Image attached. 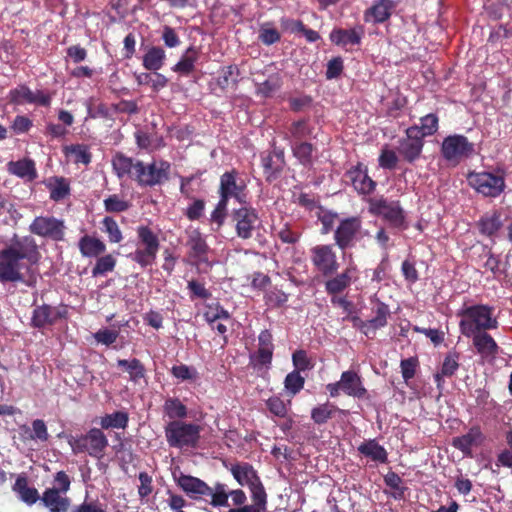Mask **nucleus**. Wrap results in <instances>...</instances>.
<instances>
[{"mask_svg": "<svg viewBox=\"0 0 512 512\" xmlns=\"http://www.w3.org/2000/svg\"><path fill=\"white\" fill-rule=\"evenodd\" d=\"M231 473L239 485L249 488L253 504L241 508H231L228 512H265L267 505L265 487L253 466L246 462L238 463L231 467Z\"/></svg>", "mask_w": 512, "mask_h": 512, "instance_id": "f257e3e1", "label": "nucleus"}, {"mask_svg": "<svg viewBox=\"0 0 512 512\" xmlns=\"http://www.w3.org/2000/svg\"><path fill=\"white\" fill-rule=\"evenodd\" d=\"M173 479L176 481L178 487L185 492L186 495L192 499H199L203 497H211V504L213 507H226V494L225 484L217 483L213 488L207 485L203 480L195 477L185 475L183 472H173Z\"/></svg>", "mask_w": 512, "mask_h": 512, "instance_id": "f03ea898", "label": "nucleus"}, {"mask_svg": "<svg viewBox=\"0 0 512 512\" xmlns=\"http://www.w3.org/2000/svg\"><path fill=\"white\" fill-rule=\"evenodd\" d=\"M200 426L179 420L171 421L165 427L170 446H194L200 437Z\"/></svg>", "mask_w": 512, "mask_h": 512, "instance_id": "7ed1b4c3", "label": "nucleus"}, {"mask_svg": "<svg viewBox=\"0 0 512 512\" xmlns=\"http://www.w3.org/2000/svg\"><path fill=\"white\" fill-rule=\"evenodd\" d=\"M170 164L165 161L144 164L141 161L135 162V179L141 186L160 185L169 179Z\"/></svg>", "mask_w": 512, "mask_h": 512, "instance_id": "20e7f679", "label": "nucleus"}, {"mask_svg": "<svg viewBox=\"0 0 512 512\" xmlns=\"http://www.w3.org/2000/svg\"><path fill=\"white\" fill-rule=\"evenodd\" d=\"M369 211L383 217L394 227H402L405 221L404 211L398 201H388L383 197L368 200Z\"/></svg>", "mask_w": 512, "mask_h": 512, "instance_id": "39448f33", "label": "nucleus"}, {"mask_svg": "<svg viewBox=\"0 0 512 512\" xmlns=\"http://www.w3.org/2000/svg\"><path fill=\"white\" fill-rule=\"evenodd\" d=\"M474 144L462 135H451L443 140L441 152L448 161H459L474 153Z\"/></svg>", "mask_w": 512, "mask_h": 512, "instance_id": "423d86ee", "label": "nucleus"}, {"mask_svg": "<svg viewBox=\"0 0 512 512\" xmlns=\"http://www.w3.org/2000/svg\"><path fill=\"white\" fill-rule=\"evenodd\" d=\"M64 222L54 217L38 216L29 226L32 234L61 241L64 238Z\"/></svg>", "mask_w": 512, "mask_h": 512, "instance_id": "0eeeda50", "label": "nucleus"}, {"mask_svg": "<svg viewBox=\"0 0 512 512\" xmlns=\"http://www.w3.org/2000/svg\"><path fill=\"white\" fill-rule=\"evenodd\" d=\"M460 316L462 334L472 337L477 352H480V305H474L462 310Z\"/></svg>", "mask_w": 512, "mask_h": 512, "instance_id": "6e6552de", "label": "nucleus"}, {"mask_svg": "<svg viewBox=\"0 0 512 512\" xmlns=\"http://www.w3.org/2000/svg\"><path fill=\"white\" fill-rule=\"evenodd\" d=\"M5 248H8L20 260H27L31 265L37 264L41 256L38 246L31 236L20 238L15 234Z\"/></svg>", "mask_w": 512, "mask_h": 512, "instance_id": "1a4fd4ad", "label": "nucleus"}, {"mask_svg": "<svg viewBox=\"0 0 512 512\" xmlns=\"http://www.w3.org/2000/svg\"><path fill=\"white\" fill-rule=\"evenodd\" d=\"M67 314V306L65 305L58 307H53L48 304L39 305L33 310L31 325L34 328H44L48 325H53L59 319L66 318Z\"/></svg>", "mask_w": 512, "mask_h": 512, "instance_id": "9d476101", "label": "nucleus"}, {"mask_svg": "<svg viewBox=\"0 0 512 512\" xmlns=\"http://www.w3.org/2000/svg\"><path fill=\"white\" fill-rule=\"evenodd\" d=\"M360 230L361 220L358 217L341 220L334 233L335 243L342 250L352 247Z\"/></svg>", "mask_w": 512, "mask_h": 512, "instance_id": "9b49d317", "label": "nucleus"}, {"mask_svg": "<svg viewBox=\"0 0 512 512\" xmlns=\"http://www.w3.org/2000/svg\"><path fill=\"white\" fill-rule=\"evenodd\" d=\"M424 142L419 136L417 125L406 130V138L399 141L398 152L409 163L414 162L421 154Z\"/></svg>", "mask_w": 512, "mask_h": 512, "instance_id": "f8f14e48", "label": "nucleus"}, {"mask_svg": "<svg viewBox=\"0 0 512 512\" xmlns=\"http://www.w3.org/2000/svg\"><path fill=\"white\" fill-rule=\"evenodd\" d=\"M20 267V259L8 248H4L0 251V282L24 281Z\"/></svg>", "mask_w": 512, "mask_h": 512, "instance_id": "ddd939ff", "label": "nucleus"}, {"mask_svg": "<svg viewBox=\"0 0 512 512\" xmlns=\"http://www.w3.org/2000/svg\"><path fill=\"white\" fill-rule=\"evenodd\" d=\"M312 262L323 275H331L338 269L336 255L329 245L315 246L311 250Z\"/></svg>", "mask_w": 512, "mask_h": 512, "instance_id": "4468645a", "label": "nucleus"}, {"mask_svg": "<svg viewBox=\"0 0 512 512\" xmlns=\"http://www.w3.org/2000/svg\"><path fill=\"white\" fill-rule=\"evenodd\" d=\"M186 246L189 248L188 255L194 259L193 263L195 265L206 264L211 266L207 256L209 247L199 230L194 229L188 233Z\"/></svg>", "mask_w": 512, "mask_h": 512, "instance_id": "2eb2a0df", "label": "nucleus"}, {"mask_svg": "<svg viewBox=\"0 0 512 512\" xmlns=\"http://www.w3.org/2000/svg\"><path fill=\"white\" fill-rule=\"evenodd\" d=\"M345 179L360 194H369L374 191L376 186V183L368 176L366 167L360 163L345 173Z\"/></svg>", "mask_w": 512, "mask_h": 512, "instance_id": "dca6fc26", "label": "nucleus"}, {"mask_svg": "<svg viewBox=\"0 0 512 512\" xmlns=\"http://www.w3.org/2000/svg\"><path fill=\"white\" fill-rule=\"evenodd\" d=\"M257 219V214L253 209L241 207L234 210L233 220L236 222L237 235L242 239L250 238Z\"/></svg>", "mask_w": 512, "mask_h": 512, "instance_id": "f3484780", "label": "nucleus"}, {"mask_svg": "<svg viewBox=\"0 0 512 512\" xmlns=\"http://www.w3.org/2000/svg\"><path fill=\"white\" fill-rule=\"evenodd\" d=\"M12 489L16 496H18L19 500L27 505H34L41 498L38 490L29 485L28 478L24 474L16 477Z\"/></svg>", "mask_w": 512, "mask_h": 512, "instance_id": "a211bd4d", "label": "nucleus"}, {"mask_svg": "<svg viewBox=\"0 0 512 512\" xmlns=\"http://www.w3.org/2000/svg\"><path fill=\"white\" fill-rule=\"evenodd\" d=\"M342 391L355 398H364L367 390L363 387L360 376L354 371H345L340 378Z\"/></svg>", "mask_w": 512, "mask_h": 512, "instance_id": "6ab92c4d", "label": "nucleus"}, {"mask_svg": "<svg viewBox=\"0 0 512 512\" xmlns=\"http://www.w3.org/2000/svg\"><path fill=\"white\" fill-rule=\"evenodd\" d=\"M505 188L504 175L501 172H482V195L488 197L499 196Z\"/></svg>", "mask_w": 512, "mask_h": 512, "instance_id": "aec40b11", "label": "nucleus"}, {"mask_svg": "<svg viewBox=\"0 0 512 512\" xmlns=\"http://www.w3.org/2000/svg\"><path fill=\"white\" fill-rule=\"evenodd\" d=\"M39 501L49 512H68L70 506L69 498L63 494H58L57 490H44Z\"/></svg>", "mask_w": 512, "mask_h": 512, "instance_id": "412c9836", "label": "nucleus"}, {"mask_svg": "<svg viewBox=\"0 0 512 512\" xmlns=\"http://www.w3.org/2000/svg\"><path fill=\"white\" fill-rule=\"evenodd\" d=\"M364 33V28L362 26H358L353 29H334L330 33V40L336 45H357L361 42L362 35Z\"/></svg>", "mask_w": 512, "mask_h": 512, "instance_id": "4be33fe9", "label": "nucleus"}, {"mask_svg": "<svg viewBox=\"0 0 512 512\" xmlns=\"http://www.w3.org/2000/svg\"><path fill=\"white\" fill-rule=\"evenodd\" d=\"M393 7V0H379L365 12V21L372 17L375 23H383L390 18Z\"/></svg>", "mask_w": 512, "mask_h": 512, "instance_id": "5701e85b", "label": "nucleus"}, {"mask_svg": "<svg viewBox=\"0 0 512 512\" xmlns=\"http://www.w3.org/2000/svg\"><path fill=\"white\" fill-rule=\"evenodd\" d=\"M8 171L20 178L32 181L37 177V171L33 160L25 158L8 163Z\"/></svg>", "mask_w": 512, "mask_h": 512, "instance_id": "b1692460", "label": "nucleus"}, {"mask_svg": "<svg viewBox=\"0 0 512 512\" xmlns=\"http://www.w3.org/2000/svg\"><path fill=\"white\" fill-rule=\"evenodd\" d=\"M79 249L83 256L98 257L105 252L106 246L100 239L86 235L80 239Z\"/></svg>", "mask_w": 512, "mask_h": 512, "instance_id": "393cba45", "label": "nucleus"}, {"mask_svg": "<svg viewBox=\"0 0 512 512\" xmlns=\"http://www.w3.org/2000/svg\"><path fill=\"white\" fill-rule=\"evenodd\" d=\"M165 57V51L161 47H150L143 56V66L147 70L157 71L163 66Z\"/></svg>", "mask_w": 512, "mask_h": 512, "instance_id": "a878e982", "label": "nucleus"}, {"mask_svg": "<svg viewBox=\"0 0 512 512\" xmlns=\"http://www.w3.org/2000/svg\"><path fill=\"white\" fill-rule=\"evenodd\" d=\"M198 58V52L194 47H189L180 61L172 68L173 71L183 75H188L195 69V62Z\"/></svg>", "mask_w": 512, "mask_h": 512, "instance_id": "bb28decb", "label": "nucleus"}, {"mask_svg": "<svg viewBox=\"0 0 512 512\" xmlns=\"http://www.w3.org/2000/svg\"><path fill=\"white\" fill-rule=\"evenodd\" d=\"M105 448L107 439L101 429H91L81 440H79L78 448Z\"/></svg>", "mask_w": 512, "mask_h": 512, "instance_id": "cd10ccee", "label": "nucleus"}, {"mask_svg": "<svg viewBox=\"0 0 512 512\" xmlns=\"http://www.w3.org/2000/svg\"><path fill=\"white\" fill-rule=\"evenodd\" d=\"M384 484L392 490V497L395 500H402L405 498V492L407 487L403 485V481L400 476L394 471H389L387 475L383 477Z\"/></svg>", "mask_w": 512, "mask_h": 512, "instance_id": "c85d7f7f", "label": "nucleus"}, {"mask_svg": "<svg viewBox=\"0 0 512 512\" xmlns=\"http://www.w3.org/2000/svg\"><path fill=\"white\" fill-rule=\"evenodd\" d=\"M282 85L281 76L278 73L271 74L265 81L257 83V94L264 98L271 97Z\"/></svg>", "mask_w": 512, "mask_h": 512, "instance_id": "c756f323", "label": "nucleus"}, {"mask_svg": "<svg viewBox=\"0 0 512 512\" xmlns=\"http://www.w3.org/2000/svg\"><path fill=\"white\" fill-rule=\"evenodd\" d=\"M118 367H123L129 373L130 380L137 382L145 376V367L137 358L131 360L119 359L117 361Z\"/></svg>", "mask_w": 512, "mask_h": 512, "instance_id": "7c9ffc66", "label": "nucleus"}, {"mask_svg": "<svg viewBox=\"0 0 512 512\" xmlns=\"http://www.w3.org/2000/svg\"><path fill=\"white\" fill-rule=\"evenodd\" d=\"M128 413L125 411H115L106 414L101 418L100 425L104 429L109 428H125L128 424Z\"/></svg>", "mask_w": 512, "mask_h": 512, "instance_id": "2f4dec72", "label": "nucleus"}, {"mask_svg": "<svg viewBox=\"0 0 512 512\" xmlns=\"http://www.w3.org/2000/svg\"><path fill=\"white\" fill-rule=\"evenodd\" d=\"M236 171L225 172L220 180V194L238 197L241 187L236 183Z\"/></svg>", "mask_w": 512, "mask_h": 512, "instance_id": "473e14b6", "label": "nucleus"}, {"mask_svg": "<svg viewBox=\"0 0 512 512\" xmlns=\"http://www.w3.org/2000/svg\"><path fill=\"white\" fill-rule=\"evenodd\" d=\"M163 409L170 419H182L187 416V408L178 398L166 399Z\"/></svg>", "mask_w": 512, "mask_h": 512, "instance_id": "72a5a7b5", "label": "nucleus"}, {"mask_svg": "<svg viewBox=\"0 0 512 512\" xmlns=\"http://www.w3.org/2000/svg\"><path fill=\"white\" fill-rule=\"evenodd\" d=\"M313 150V145L308 142L298 141L292 146L293 155L304 166H308L312 163Z\"/></svg>", "mask_w": 512, "mask_h": 512, "instance_id": "f704fd0d", "label": "nucleus"}, {"mask_svg": "<svg viewBox=\"0 0 512 512\" xmlns=\"http://www.w3.org/2000/svg\"><path fill=\"white\" fill-rule=\"evenodd\" d=\"M113 168L116 171L118 177H123L126 174H130L132 170L135 171V163L132 158L126 157L122 153L116 154L112 161Z\"/></svg>", "mask_w": 512, "mask_h": 512, "instance_id": "c9c22d12", "label": "nucleus"}, {"mask_svg": "<svg viewBox=\"0 0 512 512\" xmlns=\"http://www.w3.org/2000/svg\"><path fill=\"white\" fill-rule=\"evenodd\" d=\"M65 153L74 156L75 163L88 165L91 162L92 155L86 145L75 144L65 147Z\"/></svg>", "mask_w": 512, "mask_h": 512, "instance_id": "e433bc0d", "label": "nucleus"}, {"mask_svg": "<svg viewBox=\"0 0 512 512\" xmlns=\"http://www.w3.org/2000/svg\"><path fill=\"white\" fill-rule=\"evenodd\" d=\"M350 281H351V277L348 274V270H346L345 272L337 275L333 279H330L326 282V284H325L326 291L329 294L340 293L350 284Z\"/></svg>", "mask_w": 512, "mask_h": 512, "instance_id": "4c0bfd02", "label": "nucleus"}, {"mask_svg": "<svg viewBox=\"0 0 512 512\" xmlns=\"http://www.w3.org/2000/svg\"><path fill=\"white\" fill-rule=\"evenodd\" d=\"M336 411L335 406L325 403L312 409L311 418L316 424H324L333 417Z\"/></svg>", "mask_w": 512, "mask_h": 512, "instance_id": "58836bf2", "label": "nucleus"}, {"mask_svg": "<svg viewBox=\"0 0 512 512\" xmlns=\"http://www.w3.org/2000/svg\"><path fill=\"white\" fill-rule=\"evenodd\" d=\"M138 237L140 241L145 245L144 249L157 252L159 249V241L157 236L147 226L138 227Z\"/></svg>", "mask_w": 512, "mask_h": 512, "instance_id": "ea45409f", "label": "nucleus"}, {"mask_svg": "<svg viewBox=\"0 0 512 512\" xmlns=\"http://www.w3.org/2000/svg\"><path fill=\"white\" fill-rule=\"evenodd\" d=\"M390 314L389 307L385 303L380 302L377 305L376 315L368 320L370 327L373 329V335L377 329L384 327L387 324V317Z\"/></svg>", "mask_w": 512, "mask_h": 512, "instance_id": "a19ab883", "label": "nucleus"}, {"mask_svg": "<svg viewBox=\"0 0 512 512\" xmlns=\"http://www.w3.org/2000/svg\"><path fill=\"white\" fill-rule=\"evenodd\" d=\"M419 130V136L424 138L425 136L433 135L438 128V118L435 114H428L421 118V125L417 126Z\"/></svg>", "mask_w": 512, "mask_h": 512, "instance_id": "79ce46f5", "label": "nucleus"}, {"mask_svg": "<svg viewBox=\"0 0 512 512\" xmlns=\"http://www.w3.org/2000/svg\"><path fill=\"white\" fill-rule=\"evenodd\" d=\"M116 260L112 255H105L97 259L95 266L92 269L93 277L104 275L114 269Z\"/></svg>", "mask_w": 512, "mask_h": 512, "instance_id": "37998d69", "label": "nucleus"}, {"mask_svg": "<svg viewBox=\"0 0 512 512\" xmlns=\"http://www.w3.org/2000/svg\"><path fill=\"white\" fill-rule=\"evenodd\" d=\"M304 383L305 379L300 375L299 371H292L291 373L287 374L284 381L286 390L293 395L297 394L301 389H303Z\"/></svg>", "mask_w": 512, "mask_h": 512, "instance_id": "c03bdc74", "label": "nucleus"}, {"mask_svg": "<svg viewBox=\"0 0 512 512\" xmlns=\"http://www.w3.org/2000/svg\"><path fill=\"white\" fill-rule=\"evenodd\" d=\"M480 436V430L475 427L470 430L469 433L462 437H456L453 439V445L455 448H470L473 445H477V439Z\"/></svg>", "mask_w": 512, "mask_h": 512, "instance_id": "a18cd8bd", "label": "nucleus"}, {"mask_svg": "<svg viewBox=\"0 0 512 512\" xmlns=\"http://www.w3.org/2000/svg\"><path fill=\"white\" fill-rule=\"evenodd\" d=\"M70 193L69 184L64 178H56L55 185L50 189V198L54 201L63 200Z\"/></svg>", "mask_w": 512, "mask_h": 512, "instance_id": "49530a36", "label": "nucleus"}, {"mask_svg": "<svg viewBox=\"0 0 512 512\" xmlns=\"http://www.w3.org/2000/svg\"><path fill=\"white\" fill-rule=\"evenodd\" d=\"M498 345L494 339L486 332H482V360L490 357V361L495 358L498 353Z\"/></svg>", "mask_w": 512, "mask_h": 512, "instance_id": "de8ad7c7", "label": "nucleus"}, {"mask_svg": "<svg viewBox=\"0 0 512 512\" xmlns=\"http://www.w3.org/2000/svg\"><path fill=\"white\" fill-rule=\"evenodd\" d=\"M102 223L110 242L119 243L122 240V233L116 221L112 217H105Z\"/></svg>", "mask_w": 512, "mask_h": 512, "instance_id": "09e8293b", "label": "nucleus"}, {"mask_svg": "<svg viewBox=\"0 0 512 512\" xmlns=\"http://www.w3.org/2000/svg\"><path fill=\"white\" fill-rule=\"evenodd\" d=\"M107 212H123L129 208V203L121 200L117 195H111L104 200Z\"/></svg>", "mask_w": 512, "mask_h": 512, "instance_id": "8fccbe9b", "label": "nucleus"}, {"mask_svg": "<svg viewBox=\"0 0 512 512\" xmlns=\"http://www.w3.org/2000/svg\"><path fill=\"white\" fill-rule=\"evenodd\" d=\"M290 133L296 142L301 141L311 134V129L308 127L305 120H299L292 123Z\"/></svg>", "mask_w": 512, "mask_h": 512, "instance_id": "3c124183", "label": "nucleus"}, {"mask_svg": "<svg viewBox=\"0 0 512 512\" xmlns=\"http://www.w3.org/2000/svg\"><path fill=\"white\" fill-rule=\"evenodd\" d=\"M293 365L295 371H305L312 368L310 359L307 357V353L304 350H296L292 355Z\"/></svg>", "mask_w": 512, "mask_h": 512, "instance_id": "603ef678", "label": "nucleus"}, {"mask_svg": "<svg viewBox=\"0 0 512 512\" xmlns=\"http://www.w3.org/2000/svg\"><path fill=\"white\" fill-rule=\"evenodd\" d=\"M12 100L17 103H35V93L32 92L28 87L21 86L11 92Z\"/></svg>", "mask_w": 512, "mask_h": 512, "instance_id": "864d4df0", "label": "nucleus"}, {"mask_svg": "<svg viewBox=\"0 0 512 512\" xmlns=\"http://www.w3.org/2000/svg\"><path fill=\"white\" fill-rule=\"evenodd\" d=\"M501 225L499 214L494 212L490 218L482 220V234L491 236L500 229Z\"/></svg>", "mask_w": 512, "mask_h": 512, "instance_id": "5fc2aeb1", "label": "nucleus"}, {"mask_svg": "<svg viewBox=\"0 0 512 512\" xmlns=\"http://www.w3.org/2000/svg\"><path fill=\"white\" fill-rule=\"evenodd\" d=\"M493 312L494 309L492 307L482 305V330L493 329L497 327V318Z\"/></svg>", "mask_w": 512, "mask_h": 512, "instance_id": "6e6d98bb", "label": "nucleus"}, {"mask_svg": "<svg viewBox=\"0 0 512 512\" xmlns=\"http://www.w3.org/2000/svg\"><path fill=\"white\" fill-rule=\"evenodd\" d=\"M70 487V479L65 471H58L55 476V486L46 490H56L58 494H66Z\"/></svg>", "mask_w": 512, "mask_h": 512, "instance_id": "4d7b16f0", "label": "nucleus"}, {"mask_svg": "<svg viewBox=\"0 0 512 512\" xmlns=\"http://www.w3.org/2000/svg\"><path fill=\"white\" fill-rule=\"evenodd\" d=\"M267 408L271 413L278 417H285L287 408L283 400L279 397H271L266 401Z\"/></svg>", "mask_w": 512, "mask_h": 512, "instance_id": "13d9d810", "label": "nucleus"}, {"mask_svg": "<svg viewBox=\"0 0 512 512\" xmlns=\"http://www.w3.org/2000/svg\"><path fill=\"white\" fill-rule=\"evenodd\" d=\"M157 252L150 251L149 249H138L134 253L133 259L142 267L151 265L156 258Z\"/></svg>", "mask_w": 512, "mask_h": 512, "instance_id": "bf43d9fd", "label": "nucleus"}, {"mask_svg": "<svg viewBox=\"0 0 512 512\" xmlns=\"http://www.w3.org/2000/svg\"><path fill=\"white\" fill-rule=\"evenodd\" d=\"M118 335L119 332L116 330L102 329L94 334V338L98 343L109 346L116 341Z\"/></svg>", "mask_w": 512, "mask_h": 512, "instance_id": "052dcab7", "label": "nucleus"}, {"mask_svg": "<svg viewBox=\"0 0 512 512\" xmlns=\"http://www.w3.org/2000/svg\"><path fill=\"white\" fill-rule=\"evenodd\" d=\"M343 71V60L341 57L332 58L327 64L326 78L334 79L341 75Z\"/></svg>", "mask_w": 512, "mask_h": 512, "instance_id": "680f3d73", "label": "nucleus"}, {"mask_svg": "<svg viewBox=\"0 0 512 512\" xmlns=\"http://www.w3.org/2000/svg\"><path fill=\"white\" fill-rule=\"evenodd\" d=\"M397 162L396 153L392 150H383L379 157V165L385 169H394Z\"/></svg>", "mask_w": 512, "mask_h": 512, "instance_id": "e2e57ef3", "label": "nucleus"}, {"mask_svg": "<svg viewBox=\"0 0 512 512\" xmlns=\"http://www.w3.org/2000/svg\"><path fill=\"white\" fill-rule=\"evenodd\" d=\"M273 348L259 347L256 355L252 357L255 365H267L272 361Z\"/></svg>", "mask_w": 512, "mask_h": 512, "instance_id": "0e129e2a", "label": "nucleus"}, {"mask_svg": "<svg viewBox=\"0 0 512 512\" xmlns=\"http://www.w3.org/2000/svg\"><path fill=\"white\" fill-rule=\"evenodd\" d=\"M32 431L33 433L30 435L32 439H39V440H47L48 433H47V427L43 420L36 419L32 422Z\"/></svg>", "mask_w": 512, "mask_h": 512, "instance_id": "69168bd1", "label": "nucleus"}, {"mask_svg": "<svg viewBox=\"0 0 512 512\" xmlns=\"http://www.w3.org/2000/svg\"><path fill=\"white\" fill-rule=\"evenodd\" d=\"M71 512H105L103 505L97 500L84 501L73 508Z\"/></svg>", "mask_w": 512, "mask_h": 512, "instance_id": "338daca9", "label": "nucleus"}, {"mask_svg": "<svg viewBox=\"0 0 512 512\" xmlns=\"http://www.w3.org/2000/svg\"><path fill=\"white\" fill-rule=\"evenodd\" d=\"M188 289L196 298L206 300L211 297V293L204 287V285L195 280L188 282Z\"/></svg>", "mask_w": 512, "mask_h": 512, "instance_id": "774afa93", "label": "nucleus"}]
</instances>
